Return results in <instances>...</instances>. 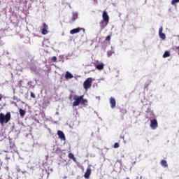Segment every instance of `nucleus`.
I'll list each match as a JSON object with an SVG mask.
<instances>
[{
  "mask_svg": "<svg viewBox=\"0 0 179 179\" xmlns=\"http://www.w3.org/2000/svg\"><path fill=\"white\" fill-rule=\"evenodd\" d=\"M73 100V107H76L79 106V104H81V106H87V100L83 99V95H74Z\"/></svg>",
  "mask_w": 179,
  "mask_h": 179,
  "instance_id": "1",
  "label": "nucleus"
},
{
  "mask_svg": "<svg viewBox=\"0 0 179 179\" xmlns=\"http://www.w3.org/2000/svg\"><path fill=\"white\" fill-rule=\"evenodd\" d=\"M10 121V113H7L6 115L0 113V124H8Z\"/></svg>",
  "mask_w": 179,
  "mask_h": 179,
  "instance_id": "2",
  "label": "nucleus"
},
{
  "mask_svg": "<svg viewBox=\"0 0 179 179\" xmlns=\"http://www.w3.org/2000/svg\"><path fill=\"white\" fill-rule=\"evenodd\" d=\"M93 82V79L92 78H87L83 83V87L85 90H87L90 87H92V83Z\"/></svg>",
  "mask_w": 179,
  "mask_h": 179,
  "instance_id": "3",
  "label": "nucleus"
},
{
  "mask_svg": "<svg viewBox=\"0 0 179 179\" xmlns=\"http://www.w3.org/2000/svg\"><path fill=\"white\" fill-rule=\"evenodd\" d=\"M150 127L152 129H156L158 127L157 120L156 119L151 120Z\"/></svg>",
  "mask_w": 179,
  "mask_h": 179,
  "instance_id": "4",
  "label": "nucleus"
},
{
  "mask_svg": "<svg viewBox=\"0 0 179 179\" xmlns=\"http://www.w3.org/2000/svg\"><path fill=\"white\" fill-rule=\"evenodd\" d=\"M43 28L42 29V34L45 35L48 34V25L45 22L43 23Z\"/></svg>",
  "mask_w": 179,
  "mask_h": 179,
  "instance_id": "5",
  "label": "nucleus"
},
{
  "mask_svg": "<svg viewBox=\"0 0 179 179\" xmlns=\"http://www.w3.org/2000/svg\"><path fill=\"white\" fill-rule=\"evenodd\" d=\"M159 36L162 40H166V34L163 33V27H161L159 29Z\"/></svg>",
  "mask_w": 179,
  "mask_h": 179,
  "instance_id": "6",
  "label": "nucleus"
},
{
  "mask_svg": "<svg viewBox=\"0 0 179 179\" xmlns=\"http://www.w3.org/2000/svg\"><path fill=\"white\" fill-rule=\"evenodd\" d=\"M57 135L61 141H65V134L61 130L57 131Z\"/></svg>",
  "mask_w": 179,
  "mask_h": 179,
  "instance_id": "7",
  "label": "nucleus"
},
{
  "mask_svg": "<svg viewBox=\"0 0 179 179\" xmlns=\"http://www.w3.org/2000/svg\"><path fill=\"white\" fill-rule=\"evenodd\" d=\"M80 30H83V31H85V29L78 27V28H76V29L71 30L70 34H76V33H79V31H80Z\"/></svg>",
  "mask_w": 179,
  "mask_h": 179,
  "instance_id": "8",
  "label": "nucleus"
},
{
  "mask_svg": "<svg viewBox=\"0 0 179 179\" xmlns=\"http://www.w3.org/2000/svg\"><path fill=\"white\" fill-rule=\"evenodd\" d=\"M110 104L111 108H115V106H116L115 99H114L113 97H111L110 99Z\"/></svg>",
  "mask_w": 179,
  "mask_h": 179,
  "instance_id": "9",
  "label": "nucleus"
},
{
  "mask_svg": "<svg viewBox=\"0 0 179 179\" xmlns=\"http://www.w3.org/2000/svg\"><path fill=\"white\" fill-rule=\"evenodd\" d=\"M92 173V169L90 168H87L84 176L85 178H89L90 177V174Z\"/></svg>",
  "mask_w": 179,
  "mask_h": 179,
  "instance_id": "10",
  "label": "nucleus"
},
{
  "mask_svg": "<svg viewBox=\"0 0 179 179\" xmlns=\"http://www.w3.org/2000/svg\"><path fill=\"white\" fill-rule=\"evenodd\" d=\"M102 16H103V20H105V22H106V24H107V23H108V20H109V17H108V15L107 14V12H103Z\"/></svg>",
  "mask_w": 179,
  "mask_h": 179,
  "instance_id": "11",
  "label": "nucleus"
},
{
  "mask_svg": "<svg viewBox=\"0 0 179 179\" xmlns=\"http://www.w3.org/2000/svg\"><path fill=\"white\" fill-rule=\"evenodd\" d=\"M65 78L66 79H72L73 78V75L69 71H66L65 74Z\"/></svg>",
  "mask_w": 179,
  "mask_h": 179,
  "instance_id": "12",
  "label": "nucleus"
},
{
  "mask_svg": "<svg viewBox=\"0 0 179 179\" xmlns=\"http://www.w3.org/2000/svg\"><path fill=\"white\" fill-rule=\"evenodd\" d=\"M78 13L77 12H73V15L71 17V22H75L76 19H78Z\"/></svg>",
  "mask_w": 179,
  "mask_h": 179,
  "instance_id": "13",
  "label": "nucleus"
},
{
  "mask_svg": "<svg viewBox=\"0 0 179 179\" xmlns=\"http://www.w3.org/2000/svg\"><path fill=\"white\" fill-rule=\"evenodd\" d=\"M96 69H98L99 71H102V69H104V64L101 63L99 64H97L96 66Z\"/></svg>",
  "mask_w": 179,
  "mask_h": 179,
  "instance_id": "14",
  "label": "nucleus"
},
{
  "mask_svg": "<svg viewBox=\"0 0 179 179\" xmlns=\"http://www.w3.org/2000/svg\"><path fill=\"white\" fill-rule=\"evenodd\" d=\"M161 166H162V167H169V164H167V161L162 159L161 161Z\"/></svg>",
  "mask_w": 179,
  "mask_h": 179,
  "instance_id": "15",
  "label": "nucleus"
},
{
  "mask_svg": "<svg viewBox=\"0 0 179 179\" xmlns=\"http://www.w3.org/2000/svg\"><path fill=\"white\" fill-rule=\"evenodd\" d=\"M19 113H20V117H24V115H26V110H24L22 109V108H20L19 110Z\"/></svg>",
  "mask_w": 179,
  "mask_h": 179,
  "instance_id": "16",
  "label": "nucleus"
},
{
  "mask_svg": "<svg viewBox=\"0 0 179 179\" xmlns=\"http://www.w3.org/2000/svg\"><path fill=\"white\" fill-rule=\"evenodd\" d=\"M167 57H170V52L166 51L163 55V58H167Z\"/></svg>",
  "mask_w": 179,
  "mask_h": 179,
  "instance_id": "17",
  "label": "nucleus"
},
{
  "mask_svg": "<svg viewBox=\"0 0 179 179\" xmlns=\"http://www.w3.org/2000/svg\"><path fill=\"white\" fill-rule=\"evenodd\" d=\"M69 159H72L73 160H74V162H75V160H76V158H75V155H73V154H72V153L69 154Z\"/></svg>",
  "mask_w": 179,
  "mask_h": 179,
  "instance_id": "18",
  "label": "nucleus"
},
{
  "mask_svg": "<svg viewBox=\"0 0 179 179\" xmlns=\"http://www.w3.org/2000/svg\"><path fill=\"white\" fill-rule=\"evenodd\" d=\"M179 0H172L171 5H176V3H178Z\"/></svg>",
  "mask_w": 179,
  "mask_h": 179,
  "instance_id": "19",
  "label": "nucleus"
},
{
  "mask_svg": "<svg viewBox=\"0 0 179 179\" xmlns=\"http://www.w3.org/2000/svg\"><path fill=\"white\" fill-rule=\"evenodd\" d=\"M107 54H108V57H111L113 55V51L109 50L108 51Z\"/></svg>",
  "mask_w": 179,
  "mask_h": 179,
  "instance_id": "20",
  "label": "nucleus"
},
{
  "mask_svg": "<svg viewBox=\"0 0 179 179\" xmlns=\"http://www.w3.org/2000/svg\"><path fill=\"white\" fill-rule=\"evenodd\" d=\"M114 148H115V149H117V148H120V144L118 143H115L114 144Z\"/></svg>",
  "mask_w": 179,
  "mask_h": 179,
  "instance_id": "21",
  "label": "nucleus"
},
{
  "mask_svg": "<svg viewBox=\"0 0 179 179\" xmlns=\"http://www.w3.org/2000/svg\"><path fill=\"white\" fill-rule=\"evenodd\" d=\"M106 41H110V40H111V36L108 35L106 38Z\"/></svg>",
  "mask_w": 179,
  "mask_h": 179,
  "instance_id": "22",
  "label": "nucleus"
},
{
  "mask_svg": "<svg viewBox=\"0 0 179 179\" xmlns=\"http://www.w3.org/2000/svg\"><path fill=\"white\" fill-rule=\"evenodd\" d=\"M146 113H149L150 114V115H152L153 114V112L150 111V108L147 109Z\"/></svg>",
  "mask_w": 179,
  "mask_h": 179,
  "instance_id": "23",
  "label": "nucleus"
},
{
  "mask_svg": "<svg viewBox=\"0 0 179 179\" xmlns=\"http://www.w3.org/2000/svg\"><path fill=\"white\" fill-rule=\"evenodd\" d=\"M31 97H32L33 99H36V94H34V93L31 92Z\"/></svg>",
  "mask_w": 179,
  "mask_h": 179,
  "instance_id": "24",
  "label": "nucleus"
},
{
  "mask_svg": "<svg viewBox=\"0 0 179 179\" xmlns=\"http://www.w3.org/2000/svg\"><path fill=\"white\" fill-rule=\"evenodd\" d=\"M52 60L53 61V62H55L57 61V57L55 56L52 57Z\"/></svg>",
  "mask_w": 179,
  "mask_h": 179,
  "instance_id": "25",
  "label": "nucleus"
},
{
  "mask_svg": "<svg viewBox=\"0 0 179 179\" xmlns=\"http://www.w3.org/2000/svg\"><path fill=\"white\" fill-rule=\"evenodd\" d=\"M13 100H15L16 101H19V100L17 99V97L15 96H14L13 97Z\"/></svg>",
  "mask_w": 179,
  "mask_h": 179,
  "instance_id": "26",
  "label": "nucleus"
},
{
  "mask_svg": "<svg viewBox=\"0 0 179 179\" xmlns=\"http://www.w3.org/2000/svg\"><path fill=\"white\" fill-rule=\"evenodd\" d=\"M175 51H179V46L175 48ZM178 55H179V52H178Z\"/></svg>",
  "mask_w": 179,
  "mask_h": 179,
  "instance_id": "27",
  "label": "nucleus"
},
{
  "mask_svg": "<svg viewBox=\"0 0 179 179\" xmlns=\"http://www.w3.org/2000/svg\"><path fill=\"white\" fill-rule=\"evenodd\" d=\"M96 99H98V100H100V96H96Z\"/></svg>",
  "mask_w": 179,
  "mask_h": 179,
  "instance_id": "28",
  "label": "nucleus"
},
{
  "mask_svg": "<svg viewBox=\"0 0 179 179\" xmlns=\"http://www.w3.org/2000/svg\"><path fill=\"white\" fill-rule=\"evenodd\" d=\"M1 100H2V97L0 96V101H1Z\"/></svg>",
  "mask_w": 179,
  "mask_h": 179,
  "instance_id": "29",
  "label": "nucleus"
},
{
  "mask_svg": "<svg viewBox=\"0 0 179 179\" xmlns=\"http://www.w3.org/2000/svg\"><path fill=\"white\" fill-rule=\"evenodd\" d=\"M102 29H104V26L102 27Z\"/></svg>",
  "mask_w": 179,
  "mask_h": 179,
  "instance_id": "30",
  "label": "nucleus"
},
{
  "mask_svg": "<svg viewBox=\"0 0 179 179\" xmlns=\"http://www.w3.org/2000/svg\"><path fill=\"white\" fill-rule=\"evenodd\" d=\"M141 179H142V176H141V178H140Z\"/></svg>",
  "mask_w": 179,
  "mask_h": 179,
  "instance_id": "31",
  "label": "nucleus"
}]
</instances>
